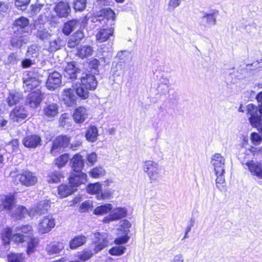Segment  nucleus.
Masks as SVG:
<instances>
[{"mask_svg": "<svg viewBox=\"0 0 262 262\" xmlns=\"http://www.w3.org/2000/svg\"><path fill=\"white\" fill-rule=\"evenodd\" d=\"M225 158L220 154L216 153L212 156L211 163L213 166L216 176V186L221 191L225 190L224 184L225 183Z\"/></svg>", "mask_w": 262, "mask_h": 262, "instance_id": "obj_1", "label": "nucleus"}, {"mask_svg": "<svg viewBox=\"0 0 262 262\" xmlns=\"http://www.w3.org/2000/svg\"><path fill=\"white\" fill-rule=\"evenodd\" d=\"M80 86L75 89L78 96L85 99L89 96V91L95 90L97 85V81L94 75L91 74L82 73L79 78Z\"/></svg>", "mask_w": 262, "mask_h": 262, "instance_id": "obj_2", "label": "nucleus"}, {"mask_svg": "<svg viewBox=\"0 0 262 262\" xmlns=\"http://www.w3.org/2000/svg\"><path fill=\"white\" fill-rule=\"evenodd\" d=\"M247 108V116L250 124L253 127H257L261 122L262 103L258 104V106L249 104Z\"/></svg>", "mask_w": 262, "mask_h": 262, "instance_id": "obj_3", "label": "nucleus"}, {"mask_svg": "<svg viewBox=\"0 0 262 262\" xmlns=\"http://www.w3.org/2000/svg\"><path fill=\"white\" fill-rule=\"evenodd\" d=\"M143 170L151 180H157L160 176L161 169L158 163L152 160H146L143 164Z\"/></svg>", "mask_w": 262, "mask_h": 262, "instance_id": "obj_4", "label": "nucleus"}, {"mask_svg": "<svg viewBox=\"0 0 262 262\" xmlns=\"http://www.w3.org/2000/svg\"><path fill=\"white\" fill-rule=\"evenodd\" d=\"M23 87L25 92L35 91L40 84V81L36 74L32 72H29L24 78Z\"/></svg>", "mask_w": 262, "mask_h": 262, "instance_id": "obj_5", "label": "nucleus"}, {"mask_svg": "<svg viewBox=\"0 0 262 262\" xmlns=\"http://www.w3.org/2000/svg\"><path fill=\"white\" fill-rule=\"evenodd\" d=\"M82 74L81 70L74 61L67 63L64 67L63 75L68 79L74 80L79 79Z\"/></svg>", "mask_w": 262, "mask_h": 262, "instance_id": "obj_6", "label": "nucleus"}, {"mask_svg": "<svg viewBox=\"0 0 262 262\" xmlns=\"http://www.w3.org/2000/svg\"><path fill=\"white\" fill-rule=\"evenodd\" d=\"M16 178L19 180L20 184L26 187L34 186L38 182V178L35 173L29 170L23 171L17 175Z\"/></svg>", "mask_w": 262, "mask_h": 262, "instance_id": "obj_7", "label": "nucleus"}, {"mask_svg": "<svg viewBox=\"0 0 262 262\" xmlns=\"http://www.w3.org/2000/svg\"><path fill=\"white\" fill-rule=\"evenodd\" d=\"M108 234L105 232H97L94 233L93 243L95 245L94 251L95 253L102 250L108 246Z\"/></svg>", "mask_w": 262, "mask_h": 262, "instance_id": "obj_8", "label": "nucleus"}, {"mask_svg": "<svg viewBox=\"0 0 262 262\" xmlns=\"http://www.w3.org/2000/svg\"><path fill=\"white\" fill-rule=\"evenodd\" d=\"M202 15L200 16L201 21L200 25L206 27H211L214 26L216 23V17L219 14V11L216 9H213L209 11V12L202 11L200 12Z\"/></svg>", "mask_w": 262, "mask_h": 262, "instance_id": "obj_9", "label": "nucleus"}, {"mask_svg": "<svg viewBox=\"0 0 262 262\" xmlns=\"http://www.w3.org/2000/svg\"><path fill=\"white\" fill-rule=\"evenodd\" d=\"M55 226V220L52 215H48L43 217L39 221L38 229L42 233H47L50 231Z\"/></svg>", "mask_w": 262, "mask_h": 262, "instance_id": "obj_10", "label": "nucleus"}, {"mask_svg": "<svg viewBox=\"0 0 262 262\" xmlns=\"http://www.w3.org/2000/svg\"><path fill=\"white\" fill-rule=\"evenodd\" d=\"M70 139L67 136H61L58 137L52 143L51 149V154L55 156L56 154L62 150V149L66 147L70 144Z\"/></svg>", "mask_w": 262, "mask_h": 262, "instance_id": "obj_11", "label": "nucleus"}, {"mask_svg": "<svg viewBox=\"0 0 262 262\" xmlns=\"http://www.w3.org/2000/svg\"><path fill=\"white\" fill-rule=\"evenodd\" d=\"M62 76L56 71L50 73L46 82L47 88L51 91H54L58 88L61 84Z\"/></svg>", "mask_w": 262, "mask_h": 262, "instance_id": "obj_12", "label": "nucleus"}, {"mask_svg": "<svg viewBox=\"0 0 262 262\" xmlns=\"http://www.w3.org/2000/svg\"><path fill=\"white\" fill-rule=\"evenodd\" d=\"M50 207V202L49 200L41 201L29 211V216L33 217L36 215L44 214L48 211Z\"/></svg>", "mask_w": 262, "mask_h": 262, "instance_id": "obj_13", "label": "nucleus"}, {"mask_svg": "<svg viewBox=\"0 0 262 262\" xmlns=\"http://www.w3.org/2000/svg\"><path fill=\"white\" fill-rule=\"evenodd\" d=\"M42 94L39 89L32 91L28 96L27 103L30 107H37L42 100Z\"/></svg>", "mask_w": 262, "mask_h": 262, "instance_id": "obj_14", "label": "nucleus"}, {"mask_svg": "<svg viewBox=\"0 0 262 262\" xmlns=\"http://www.w3.org/2000/svg\"><path fill=\"white\" fill-rule=\"evenodd\" d=\"M87 175L83 172H72L69 178V184L74 188L86 181Z\"/></svg>", "mask_w": 262, "mask_h": 262, "instance_id": "obj_15", "label": "nucleus"}, {"mask_svg": "<svg viewBox=\"0 0 262 262\" xmlns=\"http://www.w3.org/2000/svg\"><path fill=\"white\" fill-rule=\"evenodd\" d=\"M100 12L102 16L103 25L113 27L115 20L114 11L110 8H106L101 10Z\"/></svg>", "mask_w": 262, "mask_h": 262, "instance_id": "obj_16", "label": "nucleus"}, {"mask_svg": "<svg viewBox=\"0 0 262 262\" xmlns=\"http://www.w3.org/2000/svg\"><path fill=\"white\" fill-rule=\"evenodd\" d=\"M74 92V89L69 88L64 89L62 92V100L68 106H72L76 103L77 97Z\"/></svg>", "mask_w": 262, "mask_h": 262, "instance_id": "obj_17", "label": "nucleus"}, {"mask_svg": "<svg viewBox=\"0 0 262 262\" xmlns=\"http://www.w3.org/2000/svg\"><path fill=\"white\" fill-rule=\"evenodd\" d=\"M41 139L37 135H31L26 136L23 141L24 145L30 148H34L41 145Z\"/></svg>", "mask_w": 262, "mask_h": 262, "instance_id": "obj_18", "label": "nucleus"}, {"mask_svg": "<svg viewBox=\"0 0 262 262\" xmlns=\"http://www.w3.org/2000/svg\"><path fill=\"white\" fill-rule=\"evenodd\" d=\"M127 210L125 208H118L114 209L113 212L103 219V222L108 223L111 221H114L121 219L126 216Z\"/></svg>", "mask_w": 262, "mask_h": 262, "instance_id": "obj_19", "label": "nucleus"}, {"mask_svg": "<svg viewBox=\"0 0 262 262\" xmlns=\"http://www.w3.org/2000/svg\"><path fill=\"white\" fill-rule=\"evenodd\" d=\"M246 165L252 176L262 179V163L252 160L247 162Z\"/></svg>", "mask_w": 262, "mask_h": 262, "instance_id": "obj_20", "label": "nucleus"}, {"mask_svg": "<svg viewBox=\"0 0 262 262\" xmlns=\"http://www.w3.org/2000/svg\"><path fill=\"white\" fill-rule=\"evenodd\" d=\"M54 10L59 17H67L71 12V8L68 3L61 1L56 5Z\"/></svg>", "mask_w": 262, "mask_h": 262, "instance_id": "obj_21", "label": "nucleus"}, {"mask_svg": "<svg viewBox=\"0 0 262 262\" xmlns=\"http://www.w3.org/2000/svg\"><path fill=\"white\" fill-rule=\"evenodd\" d=\"M42 112L45 117L52 119L58 114V106L55 103H46Z\"/></svg>", "mask_w": 262, "mask_h": 262, "instance_id": "obj_22", "label": "nucleus"}, {"mask_svg": "<svg viewBox=\"0 0 262 262\" xmlns=\"http://www.w3.org/2000/svg\"><path fill=\"white\" fill-rule=\"evenodd\" d=\"M30 37L27 35L14 36L10 40L11 46L13 48H20L23 45L29 42Z\"/></svg>", "mask_w": 262, "mask_h": 262, "instance_id": "obj_23", "label": "nucleus"}, {"mask_svg": "<svg viewBox=\"0 0 262 262\" xmlns=\"http://www.w3.org/2000/svg\"><path fill=\"white\" fill-rule=\"evenodd\" d=\"M114 27H110L101 29L96 35V40L99 42L106 41L114 33Z\"/></svg>", "mask_w": 262, "mask_h": 262, "instance_id": "obj_24", "label": "nucleus"}, {"mask_svg": "<svg viewBox=\"0 0 262 262\" xmlns=\"http://www.w3.org/2000/svg\"><path fill=\"white\" fill-rule=\"evenodd\" d=\"M70 163L75 172H82L81 170L84 166V159L82 156L79 154L75 155L71 159Z\"/></svg>", "mask_w": 262, "mask_h": 262, "instance_id": "obj_25", "label": "nucleus"}, {"mask_svg": "<svg viewBox=\"0 0 262 262\" xmlns=\"http://www.w3.org/2000/svg\"><path fill=\"white\" fill-rule=\"evenodd\" d=\"M36 31L34 33V35L41 41L48 39L51 36L49 29L46 28L43 25H35Z\"/></svg>", "mask_w": 262, "mask_h": 262, "instance_id": "obj_26", "label": "nucleus"}, {"mask_svg": "<svg viewBox=\"0 0 262 262\" xmlns=\"http://www.w3.org/2000/svg\"><path fill=\"white\" fill-rule=\"evenodd\" d=\"M84 38V34L82 31L78 30L71 36L67 42V47L70 48H74L78 45Z\"/></svg>", "mask_w": 262, "mask_h": 262, "instance_id": "obj_27", "label": "nucleus"}, {"mask_svg": "<svg viewBox=\"0 0 262 262\" xmlns=\"http://www.w3.org/2000/svg\"><path fill=\"white\" fill-rule=\"evenodd\" d=\"M63 248V243L54 242L47 245L46 251L49 255L52 256L60 254Z\"/></svg>", "mask_w": 262, "mask_h": 262, "instance_id": "obj_28", "label": "nucleus"}, {"mask_svg": "<svg viewBox=\"0 0 262 262\" xmlns=\"http://www.w3.org/2000/svg\"><path fill=\"white\" fill-rule=\"evenodd\" d=\"M27 116L26 111L23 107H16L10 113V117L14 122H18Z\"/></svg>", "mask_w": 262, "mask_h": 262, "instance_id": "obj_29", "label": "nucleus"}, {"mask_svg": "<svg viewBox=\"0 0 262 262\" xmlns=\"http://www.w3.org/2000/svg\"><path fill=\"white\" fill-rule=\"evenodd\" d=\"M80 25V22L77 19H72L65 23L63 25L62 31L66 36L69 35L71 33L77 29Z\"/></svg>", "mask_w": 262, "mask_h": 262, "instance_id": "obj_30", "label": "nucleus"}, {"mask_svg": "<svg viewBox=\"0 0 262 262\" xmlns=\"http://www.w3.org/2000/svg\"><path fill=\"white\" fill-rule=\"evenodd\" d=\"M88 117V111L84 107L77 108L73 114V118L77 123H81L83 122Z\"/></svg>", "mask_w": 262, "mask_h": 262, "instance_id": "obj_31", "label": "nucleus"}, {"mask_svg": "<svg viewBox=\"0 0 262 262\" xmlns=\"http://www.w3.org/2000/svg\"><path fill=\"white\" fill-rule=\"evenodd\" d=\"M29 211L25 207L18 205L13 208L11 215L12 217L16 220H20L25 217L26 215H29Z\"/></svg>", "mask_w": 262, "mask_h": 262, "instance_id": "obj_32", "label": "nucleus"}, {"mask_svg": "<svg viewBox=\"0 0 262 262\" xmlns=\"http://www.w3.org/2000/svg\"><path fill=\"white\" fill-rule=\"evenodd\" d=\"M76 190L71 185H61L58 187V193L62 198H65L72 194Z\"/></svg>", "mask_w": 262, "mask_h": 262, "instance_id": "obj_33", "label": "nucleus"}, {"mask_svg": "<svg viewBox=\"0 0 262 262\" xmlns=\"http://www.w3.org/2000/svg\"><path fill=\"white\" fill-rule=\"evenodd\" d=\"M22 99V94L19 93L11 92L7 98V102L9 106H12L19 103Z\"/></svg>", "mask_w": 262, "mask_h": 262, "instance_id": "obj_34", "label": "nucleus"}, {"mask_svg": "<svg viewBox=\"0 0 262 262\" xmlns=\"http://www.w3.org/2000/svg\"><path fill=\"white\" fill-rule=\"evenodd\" d=\"M98 136V129L95 126H91L88 128L85 134L87 140L94 142L97 140Z\"/></svg>", "mask_w": 262, "mask_h": 262, "instance_id": "obj_35", "label": "nucleus"}, {"mask_svg": "<svg viewBox=\"0 0 262 262\" xmlns=\"http://www.w3.org/2000/svg\"><path fill=\"white\" fill-rule=\"evenodd\" d=\"M86 237L84 235H78L75 237L70 242V247L72 249H75L83 245L86 243Z\"/></svg>", "mask_w": 262, "mask_h": 262, "instance_id": "obj_36", "label": "nucleus"}, {"mask_svg": "<svg viewBox=\"0 0 262 262\" xmlns=\"http://www.w3.org/2000/svg\"><path fill=\"white\" fill-rule=\"evenodd\" d=\"M64 45V41L57 37L53 40L50 41L48 50L50 52H54L60 49Z\"/></svg>", "mask_w": 262, "mask_h": 262, "instance_id": "obj_37", "label": "nucleus"}, {"mask_svg": "<svg viewBox=\"0 0 262 262\" xmlns=\"http://www.w3.org/2000/svg\"><path fill=\"white\" fill-rule=\"evenodd\" d=\"M93 49L90 46H83L78 48L77 55L81 58H84L92 55Z\"/></svg>", "mask_w": 262, "mask_h": 262, "instance_id": "obj_38", "label": "nucleus"}, {"mask_svg": "<svg viewBox=\"0 0 262 262\" xmlns=\"http://www.w3.org/2000/svg\"><path fill=\"white\" fill-rule=\"evenodd\" d=\"M3 208L7 210L13 209L14 205V197L13 195H9L4 196V199L2 200V204Z\"/></svg>", "mask_w": 262, "mask_h": 262, "instance_id": "obj_39", "label": "nucleus"}, {"mask_svg": "<svg viewBox=\"0 0 262 262\" xmlns=\"http://www.w3.org/2000/svg\"><path fill=\"white\" fill-rule=\"evenodd\" d=\"M43 7H45L46 9H50V6L48 5H45L44 4L36 3L34 5H32L30 6L29 13L30 15L32 16L36 15L40 12L41 8Z\"/></svg>", "mask_w": 262, "mask_h": 262, "instance_id": "obj_40", "label": "nucleus"}, {"mask_svg": "<svg viewBox=\"0 0 262 262\" xmlns=\"http://www.w3.org/2000/svg\"><path fill=\"white\" fill-rule=\"evenodd\" d=\"M112 209V205L111 204H105L97 207L94 210V214L96 215H102L107 213Z\"/></svg>", "mask_w": 262, "mask_h": 262, "instance_id": "obj_41", "label": "nucleus"}, {"mask_svg": "<svg viewBox=\"0 0 262 262\" xmlns=\"http://www.w3.org/2000/svg\"><path fill=\"white\" fill-rule=\"evenodd\" d=\"M12 237V230L11 229H6L2 234V239L5 248H8Z\"/></svg>", "mask_w": 262, "mask_h": 262, "instance_id": "obj_42", "label": "nucleus"}, {"mask_svg": "<svg viewBox=\"0 0 262 262\" xmlns=\"http://www.w3.org/2000/svg\"><path fill=\"white\" fill-rule=\"evenodd\" d=\"M70 159L69 155L68 154H64L55 160V164L58 167L61 168L65 166Z\"/></svg>", "mask_w": 262, "mask_h": 262, "instance_id": "obj_43", "label": "nucleus"}, {"mask_svg": "<svg viewBox=\"0 0 262 262\" xmlns=\"http://www.w3.org/2000/svg\"><path fill=\"white\" fill-rule=\"evenodd\" d=\"M16 232H18L19 233H21V234H28V236L27 237H31V235L32 232V227L31 226L27 225L23 226H19L16 227Z\"/></svg>", "mask_w": 262, "mask_h": 262, "instance_id": "obj_44", "label": "nucleus"}, {"mask_svg": "<svg viewBox=\"0 0 262 262\" xmlns=\"http://www.w3.org/2000/svg\"><path fill=\"white\" fill-rule=\"evenodd\" d=\"M105 171L102 167H96L89 172V174L94 178H98L104 175Z\"/></svg>", "mask_w": 262, "mask_h": 262, "instance_id": "obj_45", "label": "nucleus"}, {"mask_svg": "<svg viewBox=\"0 0 262 262\" xmlns=\"http://www.w3.org/2000/svg\"><path fill=\"white\" fill-rule=\"evenodd\" d=\"M101 191V185L99 183L90 184L87 187V192L91 194H99Z\"/></svg>", "mask_w": 262, "mask_h": 262, "instance_id": "obj_46", "label": "nucleus"}, {"mask_svg": "<svg viewBox=\"0 0 262 262\" xmlns=\"http://www.w3.org/2000/svg\"><path fill=\"white\" fill-rule=\"evenodd\" d=\"M29 238H30V241L28 244L27 252L28 254H31L34 251L38 244V240L37 238H32V237H30Z\"/></svg>", "mask_w": 262, "mask_h": 262, "instance_id": "obj_47", "label": "nucleus"}, {"mask_svg": "<svg viewBox=\"0 0 262 262\" xmlns=\"http://www.w3.org/2000/svg\"><path fill=\"white\" fill-rule=\"evenodd\" d=\"M29 24V21L28 19L25 17H20L14 22L15 26L19 27L23 29H25V28L28 26Z\"/></svg>", "mask_w": 262, "mask_h": 262, "instance_id": "obj_48", "label": "nucleus"}, {"mask_svg": "<svg viewBox=\"0 0 262 262\" xmlns=\"http://www.w3.org/2000/svg\"><path fill=\"white\" fill-rule=\"evenodd\" d=\"M62 178L59 172H50L48 176V181L49 183H58Z\"/></svg>", "mask_w": 262, "mask_h": 262, "instance_id": "obj_49", "label": "nucleus"}, {"mask_svg": "<svg viewBox=\"0 0 262 262\" xmlns=\"http://www.w3.org/2000/svg\"><path fill=\"white\" fill-rule=\"evenodd\" d=\"M86 0H76L74 2V8L76 11H82L85 9Z\"/></svg>", "mask_w": 262, "mask_h": 262, "instance_id": "obj_50", "label": "nucleus"}, {"mask_svg": "<svg viewBox=\"0 0 262 262\" xmlns=\"http://www.w3.org/2000/svg\"><path fill=\"white\" fill-rule=\"evenodd\" d=\"M120 226L123 230V234H128L130 233L129 228L132 226L131 223L126 220H123L120 222Z\"/></svg>", "mask_w": 262, "mask_h": 262, "instance_id": "obj_51", "label": "nucleus"}, {"mask_svg": "<svg viewBox=\"0 0 262 262\" xmlns=\"http://www.w3.org/2000/svg\"><path fill=\"white\" fill-rule=\"evenodd\" d=\"M17 55L15 53H11L6 59L4 60V63L6 65H14L17 62Z\"/></svg>", "mask_w": 262, "mask_h": 262, "instance_id": "obj_52", "label": "nucleus"}, {"mask_svg": "<svg viewBox=\"0 0 262 262\" xmlns=\"http://www.w3.org/2000/svg\"><path fill=\"white\" fill-rule=\"evenodd\" d=\"M125 248L123 246H117L112 248L109 253L112 255H120L124 253Z\"/></svg>", "mask_w": 262, "mask_h": 262, "instance_id": "obj_53", "label": "nucleus"}, {"mask_svg": "<svg viewBox=\"0 0 262 262\" xmlns=\"http://www.w3.org/2000/svg\"><path fill=\"white\" fill-rule=\"evenodd\" d=\"M23 259V254L20 253H11L8 255V260L9 262H21Z\"/></svg>", "mask_w": 262, "mask_h": 262, "instance_id": "obj_54", "label": "nucleus"}, {"mask_svg": "<svg viewBox=\"0 0 262 262\" xmlns=\"http://www.w3.org/2000/svg\"><path fill=\"white\" fill-rule=\"evenodd\" d=\"M37 47L35 45H31L28 47L26 53V56L28 57H34L37 56Z\"/></svg>", "mask_w": 262, "mask_h": 262, "instance_id": "obj_55", "label": "nucleus"}, {"mask_svg": "<svg viewBox=\"0 0 262 262\" xmlns=\"http://www.w3.org/2000/svg\"><path fill=\"white\" fill-rule=\"evenodd\" d=\"M93 253L90 250H84L78 255V258L83 261L89 259L93 255Z\"/></svg>", "mask_w": 262, "mask_h": 262, "instance_id": "obj_56", "label": "nucleus"}, {"mask_svg": "<svg viewBox=\"0 0 262 262\" xmlns=\"http://www.w3.org/2000/svg\"><path fill=\"white\" fill-rule=\"evenodd\" d=\"M30 0H15V5L21 10L26 9L27 5L29 4Z\"/></svg>", "mask_w": 262, "mask_h": 262, "instance_id": "obj_57", "label": "nucleus"}, {"mask_svg": "<svg viewBox=\"0 0 262 262\" xmlns=\"http://www.w3.org/2000/svg\"><path fill=\"white\" fill-rule=\"evenodd\" d=\"M129 55L130 53L129 51L127 50L121 51L117 53V57L121 61L124 62L128 58Z\"/></svg>", "mask_w": 262, "mask_h": 262, "instance_id": "obj_58", "label": "nucleus"}, {"mask_svg": "<svg viewBox=\"0 0 262 262\" xmlns=\"http://www.w3.org/2000/svg\"><path fill=\"white\" fill-rule=\"evenodd\" d=\"M181 3V0H169L168 7V11H171L174 10L180 5Z\"/></svg>", "mask_w": 262, "mask_h": 262, "instance_id": "obj_59", "label": "nucleus"}, {"mask_svg": "<svg viewBox=\"0 0 262 262\" xmlns=\"http://www.w3.org/2000/svg\"><path fill=\"white\" fill-rule=\"evenodd\" d=\"M129 238L130 236H128V234H124V235L116 238L115 239L114 243L116 245H121L126 243Z\"/></svg>", "mask_w": 262, "mask_h": 262, "instance_id": "obj_60", "label": "nucleus"}, {"mask_svg": "<svg viewBox=\"0 0 262 262\" xmlns=\"http://www.w3.org/2000/svg\"><path fill=\"white\" fill-rule=\"evenodd\" d=\"M28 236L24 235V234H21V233H19L17 232L13 237V238L15 241L18 243H23L26 241V238Z\"/></svg>", "mask_w": 262, "mask_h": 262, "instance_id": "obj_61", "label": "nucleus"}, {"mask_svg": "<svg viewBox=\"0 0 262 262\" xmlns=\"http://www.w3.org/2000/svg\"><path fill=\"white\" fill-rule=\"evenodd\" d=\"M169 86L165 85L158 84L157 90L162 95H165L169 92Z\"/></svg>", "mask_w": 262, "mask_h": 262, "instance_id": "obj_62", "label": "nucleus"}, {"mask_svg": "<svg viewBox=\"0 0 262 262\" xmlns=\"http://www.w3.org/2000/svg\"><path fill=\"white\" fill-rule=\"evenodd\" d=\"M86 159L89 163L93 165L95 162L97 161V156L95 152H92L88 155Z\"/></svg>", "mask_w": 262, "mask_h": 262, "instance_id": "obj_63", "label": "nucleus"}, {"mask_svg": "<svg viewBox=\"0 0 262 262\" xmlns=\"http://www.w3.org/2000/svg\"><path fill=\"white\" fill-rule=\"evenodd\" d=\"M247 67H249L248 69L250 70H255L261 68L262 67V59L260 61H254L251 64L247 65Z\"/></svg>", "mask_w": 262, "mask_h": 262, "instance_id": "obj_64", "label": "nucleus"}]
</instances>
